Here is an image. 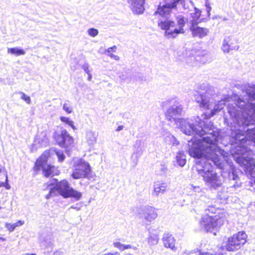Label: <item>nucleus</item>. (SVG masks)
Instances as JSON below:
<instances>
[{
  "label": "nucleus",
  "mask_w": 255,
  "mask_h": 255,
  "mask_svg": "<svg viewBox=\"0 0 255 255\" xmlns=\"http://www.w3.org/2000/svg\"><path fill=\"white\" fill-rule=\"evenodd\" d=\"M201 161H199L197 163V165H201Z\"/></svg>",
  "instance_id": "43"
},
{
  "label": "nucleus",
  "mask_w": 255,
  "mask_h": 255,
  "mask_svg": "<svg viewBox=\"0 0 255 255\" xmlns=\"http://www.w3.org/2000/svg\"><path fill=\"white\" fill-rule=\"evenodd\" d=\"M202 21V20H196L195 19L191 20V25L189 29L193 37L202 38L208 35L209 32V29L206 27H201L198 25Z\"/></svg>",
  "instance_id": "9"
},
{
  "label": "nucleus",
  "mask_w": 255,
  "mask_h": 255,
  "mask_svg": "<svg viewBox=\"0 0 255 255\" xmlns=\"http://www.w3.org/2000/svg\"><path fill=\"white\" fill-rule=\"evenodd\" d=\"M71 177L75 179L89 178L91 177V168L90 164L82 159L74 163Z\"/></svg>",
  "instance_id": "7"
},
{
  "label": "nucleus",
  "mask_w": 255,
  "mask_h": 255,
  "mask_svg": "<svg viewBox=\"0 0 255 255\" xmlns=\"http://www.w3.org/2000/svg\"><path fill=\"white\" fill-rule=\"evenodd\" d=\"M88 34L92 37H95L98 34V30L94 28H90L88 30Z\"/></svg>",
  "instance_id": "32"
},
{
  "label": "nucleus",
  "mask_w": 255,
  "mask_h": 255,
  "mask_svg": "<svg viewBox=\"0 0 255 255\" xmlns=\"http://www.w3.org/2000/svg\"><path fill=\"white\" fill-rule=\"evenodd\" d=\"M126 255H131V254H128Z\"/></svg>",
  "instance_id": "48"
},
{
  "label": "nucleus",
  "mask_w": 255,
  "mask_h": 255,
  "mask_svg": "<svg viewBox=\"0 0 255 255\" xmlns=\"http://www.w3.org/2000/svg\"><path fill=\"white\" fill-rule=\"evenodd\" d=\"M177 163L181 166H183L186 163L185 155L181 153H178L176 157Z\"/></svg>",
  "instance_id": "24"
},
{
  "label": "nucleus",
  "mask_w": 255,
  "mask_h": 255,
  "mask_svg": "<svg viewBox=\"0 0 255 255\" xmlns=\"http://www.w3.org/2000/svg\"><path fill=\"white\" fill-rule=\"evenodd\" d=\"M214 115V113H213L210 116H209L208 118H209L210 117L213 116Z\"/></svg>",
  "instance_id": "45"
},
{
  "label": "nucleus",
  "mask_w": 255,
  "mask_h": 255,
  "mask_svg": "<svg viewBox=\"0 0 255 255\" xmlns=\"http://www.w3.org/2000/svg\"><path fill=\"white\" fill-rule=\"evenodd\" d=\"M144 1L139 0H131V8L133 12L136 14L142 13L144 10Z\"/></svg>",
  "instance_id": "16"
},
{
  "label": "nucleus",
  "mask_w": 255,
  "mask_h": 255,
  "mask_svg": "<svg viewBox=\"0 0 255 255\" xmlns=\"http://www.w3.org/2000/svg\"><path fill=\"white\" fill-rule=\"evenodd\" d=\"M143 215L145 219L148 221H151L157 217L155 209L151 207L145 209Z\"/></svg>",
  "instance_id": "19"
},
{
  "label": "nucleus",
  "mask_w": 255,
  "mask_h": 255,
  "mask_svg": "<svg viewBox=\"0 0 255 255\" xmlns=\"http://www.w3.org/2000/svg\"><path fill=\"white\" fill-rule=\"evenodd\" d=\"M123 128H124L123 126H120L116 129V131H119L122 130L123 129Z\"/></svg>",
  "instance_id": "40"
},
{
  "label": "nucleus",
  "mask_w": 255,
  "mask_h": 255,
  "mask_svg": "<svg viewBox=\"0 0 255 255\" xmlns=\"http://www.w3.org/2000/svg\"><path fill=\"white\" fill-rule=\"evenodd\" d=\"M246 138L255 143V128L247 130Z\"/></svg>",
  "instance_id": "21"
},
{
  "label": "nucleus",
  "mask_w": 255,
  "mask_h": 255,
  "mask_svg": "<svg viewBox=\"0 0 255 255\" xmlns=\"http://www.w3.org/2000/svg\"><path fill=\"white\" fill-rule=\"evenodd\" d=\"M209 11H210V10H207V12H208V16H209Z\"/></svg>",
  "instance_id": "46"
},
{
  "label": "nucleus",
  "mask_w": 255,
  "mask_h": 255,
  "mask_svg": "<svg viewBox=\"0 0 255 255\" xmlns=\"http://www.w3.org/2000/svg\"><path fill=\"white\" fill-rule=\"evenodd\" d=\"M182 109L180 107L169 108L165 114V117L168 121L176 120V118L181 115Z\"/></svg>",
  "instance_id": "14"
},
{
  "label": "nucleus",
  "mask_w": 255,
  "mask_h": 255,
  "mask_svg": "<svg viewBox=\"0 0 255 255\" xmlns=\"http://www.w3.org/2000/svg\"><path fill=\"white\" fill-rule=\"evenodd\" d=\"M5 226L9 232H12L15 229L14 224L6 223Z\"/></svg>",
  "instance_id": "35"
},
{
  "label": "nucleus",
  "mask_w": 255,
  "mask_h": 255,
  "mask_svg": "<svg viewBox=\"0 0 255 255\" xmlns=\"http://www.w3.org/2000/svg\"><path fill=\"white\" fill-rule=\"evenodd\" d=\"M176 20L177 24L173 20H160L158 22V26L161 29L165 30V35L175 37L179 34L184 33V27L186 24L185 18L183 16H178L176 17Z\"/></svg>",
  "instance_id": "4"
},
{
  "label": "nucleus",
  "mask_w": 255,
  "mask_h": 255,
  "mask_svg": "<svg viewBox=\"0 0 255 255\" xmlns=\"http://www.w3.org/2000/svg\"><path fill=\"white\" fill-rule=\"evenodd\" d=\"M19 94L21 95V98L24 100L27 104H30L31 102L30 98L29 96L26 95L23 92H20Z\"/></svg>",
  "instance_id": "33"
},
{
  "label": "nucleus",
  "mask_w": 255,
  "mask_h": 255,
  "mask_svg": "<svg viewBox=\"0 0 255 255\" xmlns=\"http://www.w3.org/2000/svg\"><path fill=\"white\" fill-rule=\"evenodd\" d=\"M199 222L201 228L207 232H212L219 229L226 221V214L223 209L209 206L205 210Z\"/></svg>",
  "instance_id": "1"
},
{
  "label": "nucleus",
  "mask_w": 255,
  "mask_h": 255,
  "mask_svg": "<svg viewBox=\"0 0 255 255\" xmlns=\"http://www.w3.org/2000/svg\"><path fill=\"white\" fill-rule=\"evenodd\" d=\"M53 138L59 146L67 148L73 146L74 138L66 129H63L59 133L55 131L53 134Z\"/></svg>",
  "instance_id": "8"
},
{
  "label": "nucleus",
  "mask_w": 255,
  "mask_h": 255,
  "mask_svg": "<svg viewBox=\"0 0 255 255\" xmlns=\"http://www.w3.org/2000/svg\"><path fill=\"white\" fill-rule=\"evenodd\" d=\"M140 1H144L145 0H139Z\"/></svg>",
  "instance_id": "47"
},
{
  "label": "nucleus",
  "mask_w": 255,
  "mask_h": 255,
  "mask_svg": "<svg viewBox=\"0 0 255 255\" xmlns=\"http://www.w3.org/2000/svg\"><path fill=\"white\" fill-rule=\"evenodd\" d=\"M14 224V226H15V227L16 228L17 227L20 226H22V225H23L24 224V221H23L19 220L17 222H16V223H15Z\"/></svg>",
  "instance_id": "37"
},
{
  "label": "nucleus",
  "mask_w": 255,
  "mask_h": 255,
  "mask_svg": "<svg viewBox=\"0 0 255 255\" xmlns=\"http://www.w3.org/2000/svg\"><path fill=\"white\" fill-rule=\"evenodd\" d=\"M252 178L249 182L248 186L253 189H255V177L252 175Z\"/></svg>",
  "instance_id": "36"
},
{
  "label": "nucleus",
  "mask_w": 255,
  "mask_h": 255,
  "mask_svg": "<svg viewBox=\"0 0 255 255\" xmlns=\"http://www.w3.org/2000/svg\"><path fill=\"white\" fill-rule=\"evenodd\" d=\"M60 120L62 123L70 126L72 129L74 130L76 129L75 126L74 125L73 121L70 120V118L64 116H61L60 117Z\"/></svg>",
  "instance_id": "23"
},
{
  "label": "nucleus",
  "mask_w": 255,
  "mask_h": 255,
  "mask_svg": "<svg viewBox=\"0 0 255 255\" xmlns=\"http://www.w3.org/2000/svg\"><path fill=\"white\" fill-rule=\"evenodd\" d=\"M114 246L121 251H124V245L119 242H116L113 243Z\"/></svg>",
  "instance_id": "34"
},
{
  "label": "nucleus",
  "mask_w": 255,
  "mask_h": 255,
  "mask_svg": "<svg viewBox=\"0 0 255 255\" xmlns=\"http://www.w3.org/2000/svg\"><path fill=\"white\" fill-rule=\"evenodd\" d=\"M1 208V207L0 206V209Z\"/></svg>",
  "instance_id": "50"
},
{
  "label": "nucleus",
  "mask_w": 255,
  "mask_h": 255,
  "mask_svg": "<svg viewBox=\"0 0 255 255\" xmlns=\"http://www.w3.org/2000/svg\"><path fill=\"white\" fill-rule=\"evenodd\" d=\"M248 236L245 231H242L229 237L225 245L228 252H235L241 248L247 241Z\"/></svg>",
  "instance_id": "6"
},
{
  "label": "nucleus",
  "mask_w": 255,
  "mask_h": 255,
  "mask_svg": "<svg viewBox=\"0 0 255 255\" xmlns=\"http://www.w3.org/2000/svg\"><path fill=\"white\" fill-rule=\"evenodd\" d=\"M51 149L45 150L36 160L32 170L35 175L42 169L43 176L46 178L59 175L60 171L58 167L47 164V162L51 154Z\"/></svg>",
  "instance_id": "3"
},
{
  "label": "nucleus",
  "mask_w": 255,
  "mask_h": 255,
  "mask_svg": "<svg viewBox=\"0 0 255 255\" xmlns=\"http://www.w3.org/2000/svg\"><path fill=\"white\" fill-rule=\"evenodd\" d=\"M211 159L214 162V164L217 166L220 167L222 165V163L220 157L217 155H215L211 157Z\"/></svg>",
  "instance_id": "29"
},
{
  "label": "nucleus",
  "mask_w": 255,
  "mask_h": 255,
  "mask_svg": "<svg viewBox=\"0 0 255 255\" xmlns=\"http://www.w3.org/2000/svg\"><path fill=\"white\" fill-rule=\"evenodd\" d=\"M86 138L88 141L93 142L96 140V136L94 132L88 131L86 133Z\"/></svg>",
  "instance_id": "26"
},
{
  "label": "nucleus",
  "mask_w": 255,
  "mask_h": 255,
  "mask_svg": "<svg viewBox=\"0 0 255 255\" xmlns=\"http://www.w3.org/2000/svg\"><path fill=\"white\" fill-rule=\"evenodd\" d=\"M167 188V185L165 183L159 181L156 182L154 184L153 194L155 195H158L164 193Z\"/></svg>",
  "instance_id": "18"
},
{
  "label": "nucleus",
  "mask_w": 255,
  "mask_h": 255,
  "mask_svg": "<svg viewBox=\"0 0 255 255\" xmlns=\"http://www.w3.org/2000/svg\"><path fill=\"white\" fill-rule=\"evenodd\" d=\"M164 246L166 248L173 249L175 248V240L172 235L164 234L162 238Z\"/></svg>",
  "instance_id": "15"
},
{
  "label": "nucleus",
  "mask_w": 255,
  "mask_h": 255,
  "mask_svg": "<svg viewBox=\"0 0 255 255\" xmlns=\"http://www.w3.org/2000/svg\"><path fill=\"white\" fill-rule=\"evenodd\" d=\"M198 97L200 100H196V102L199 104V107L206 110H209L210 109L209 101L203 95L200 94Z\"/></svg>",
  "instance_id": "20"
},
{
  "label": "nucleus",
  "mask_w": 255,
  "mask_h": 255,
  "mask_svg": "<svg viewBox=\"0 0 255 255\" xmlns=\"http://www.w3.org/2000/svg\"><path fill=\"white\" fill-rule=\"evenodd\" d=\"M117 48V46L116 45H114L112 47L109 48L107 51L109 53V54H108L109 56H110L111 58H114V59H115L116 60H119L120 59V57L118 56L114 55L112 53H110V52L112 50L114 52L116 51Z\"/></svg>",
  "instance_id": "25"
},
{
  "label": "nucleus",
  "mask_w": 255,
  "mask_h": 255,
  "mask_svg": "<svg viewBox=\"0 0 255 255\" xmlns=\"http://www.w3.org/2000/svg\"><path fill=\"white\" fill-rule=\"evenodd\" d=\"M239 46L237 41L232 37L228 36L224 39L222 49L224 52H229L231 50H237Z\"/></svg>",
  "instance_id": "13"
},
{
  "label": "nucleus",
  "mask_w": 255,
  "mask_h": 255,
  "mask_svg": "<svg viewBox=\"0 0 255 255\" xmlns=\"http://www.w3.org/2000/svg\"><path fill=\"white\" fill-rule=\"evenodd\" d=\"M0 240H1L2 241H5V239H4V238H0Z\"/></svg>",
  "instance_id": "42"
},
{
  "label": "nucleus",
  "mask_w": 255,
  "mask_h": 255,
  "mask_svg": "<svg viewBox=\"0 0 255 255\" xmlns=\"http://www.w3.org/2000/svg\"><path fill=\"white\" fill-rule=\"evenodd\" d=\"M202 12V11L200 10L197 9H195V11L193 13V15H192V19H195L196 20H202L203 18H200L201 16V13Z\"/></svg>",
  "instance_id": "28"
},
{
  "label": "nucleus",
  "mask_w": 255,
  "mask_h": 255,
  "mask_svg": "<svg viewBox=\"0 0 255 255\" xmlns=\"http://www.w3.org/2000/svg\"><path fill=\"white\" fill-rule=\"evenodd\" d=\"M181 1V0H173L171 3H166L162 6L159 5L154 12V14L158 15L161 17L169 15L171 13L173 9L177 8V4Z\"/></svg>",
  "instance_id": "10"
},
{
  "label": "nucleus",
  "mask_w": 255,
  "mask_h": 255,
  "mask_svg": "<svg viewBox=\"0 0 255 255\" xmlns=\"http://www.w3.org/2000/svg\"><path fill=\"white\" fill-rule=\"evenodd\" d=\"M165 1H167L168 0H164Z\"/></svg>",
  "instance_id": "49"
},
{
  "label": "nucleus",
  "mask_w": 255,
  "mask_h": 255,
  "mask_svg": "<svg viewBox=\"0 0 255 255\" xmlns=\"http://www.w3.org/2000/svg\"><path fill=\"white\" fill-rule=\"evenodd\" d=\"M55 154L57 156L58 161L61 162L63 161L65 158V156L63 153L62 152H59L57 150H55Z\"/></svg>",
  "instance_id": "31"
},
{
  "label": "nucleus",
  "mask_w": 255,
  "mask_h": 255,
  "mask_svg": "<svg viewBox=\"0 0 255 255\" xmlns=\"http://www.w3.org/2000/svg\"><path fill=\"white\" fill-rule=\"evenodd\" d=\"M197 172L200 174L203 177L205 184L211 189H217L220 187L223 182L221 178V176L218 173L213 170L197 167Z\"/></svg>",
  "instance_id": "5"
},
{
  "label": "nucleus",
  "mask_w": 255,
  "mask_h": 255,
  "mask_svg": "<svg viewBox=\"0 0 255 255\" xmlns=\"http://www.w3.org/2000/svg\"><path fill=\"white\" fill-rule=\"evenodd\" d=\"M4 187L9 190L11 186L8 182V177L6 171L0 169V188Z\"/></svg>",
  "instance_id": "17"
},
{
  "label": "nucleus",
  "mask_w": 255,
  "mask_h": 255,
  "mask_svg": "<svg viewBox=\"0 0 255 255\" xmlns=\"http://www.w3.org/2000/svg\"><path fill=\"white\" fill-rule=\"evenodd\" d=\"M237 162L244 169L246 173H249L251 175L253 174V170L255 168V161L249 157H239Z\"/></svg>",
  "instance_id": "11"
},
{
  "label": "nucleus",
  "mask_w": 255,
  "mask_h": 255,
  "mask_svg": "<svg viewBox=\"0 0 255 255\" xmlns=\"http://www.w3.org/2000/svg\"><path fill=\"white\" fill-rule=\"evenodd\" d=\"M7 52L11 54H14L15 56H19L24 55L25 52L24 50L21 49H18L16 48H10L7 49Z\"/></svg>",
  "instance_id": "22"
},
{
  "label": "nucleus",
  "mask_w": 255,
  "mask_h": 255,
  "mask_svg": "<svg viewBox=\"0 0 255 255\" xmlns=\"http://www.w3.org/2000/svg\"><path fill=\"white\" fill-rule=\"evenodd\" d=\"M53 180L54 181V183L46 184L47 187L53 186L55 184V187L51 188L48 194L46 195L45 198L47 199L55 195V191H57L59 195L64 198L71 197L76 200H79L81 198L82 193L71 187L67 180L64 179L58 181V179L54 178Z\"/></svg>",
  "instance_id": "2"
},
{
  "label": "nucleus",
  "mask_w": 255,
  "mask_h": 255,
  "mask_svg": "<svg viewBox=\"0 0 255 255\" xmlns=\"http://www.w3.org/2000/svg\"><path fill=\"white\" fill-rule=\"evenodd\" d=\"M200 143L201 141H199L197 145L194 144L189 148L188 152L190 156L199 159L203 157L204 150L207 151L208 149H211L210 146L204 148Z\"/></svg>",
  "instance_id": "12"
},
{
  "label": "nucleus",
  "mask_w": 255,
  "mask_h": 255,
  "mask_svg": "<svg viewBox=\"0 0 255 255\" xmlns=\"http://www.w3.org/2000/svg\"><path fill=\"white\" fill-rule=\"evenodd\" d=\"M63 109L68 114H71L73 111L72 107L68 103H64Z\"/></svg>",
  "instance_id": "30"
},
{
  "label": "nucleus",
  "mask_w": 255,
  "mask_h": 255,
  "mask_svg": "<svg viewBox=\"0 0 255 255\" xmlns=\"http://www.w3.org/2000/svg\"><path fill=\"white\" fill-rule=\"evenodd\" d=\"M131 248V246L130 245H124V250L129 249Z\"/></svg>",
  "instance_id": "39"
},
{
  "label": "nucleus",
  "mask_w": 255,
  "mask_h": 255,
  "mask_svg": "<svg viewBox=\"0 0 255 255\" xmlns=\"http://www.w3.org/2000/svg\"><path fill=\"white\" fill-rule=\"evenodd\" d=\"M252 97L253 98V99L255 100V93H253V95H252Z\"/></svg>",
  "instance_id": "41"
},
{
  "label": "nucleus",
  "mask_w": 255,
  "mask_h": 255,
  "mask_svg": "<svg viewBox=\"0 0 255 255\" xmlns=\"http://www.w3.org/2000/svg\"><path fill=\"white\" fill-rule=\"evenodd\" d=\"M26 255H36L35 254H27Z\"/></svg>",
  "instance_id": "44"
},
{
  "label": "nucleus",
  "mask_w": 255,
  "mask_h": 255,
  "mask_svg": "<svg viewBox=\"0 0 255 255\" xmlns=\"http://www.w3.org/2000/svg\"><path fill=\"white\" fill-rule=\"evenodd\" d=\"M158 239L156 235L149 236L147 238V242L150 245L156 244L158 243Z\"/></svg>",
  "instance_id": "27"
},
{
  "label": "nucleus",
  "mask_w": 255,
  "mask_h": 255,
  "mask_svg": "<svg viewBox=\"0 0 255 255\" xmlns=\"http://www.w3.org/2000/svg\"><path fill=\"white\" fill-rule=\"evenodd\" d=\"M103 255H121L120 253L118 252H109L106 254H104Z\"/></svg>",
  "instance_id": "38"
}]
</instances>
